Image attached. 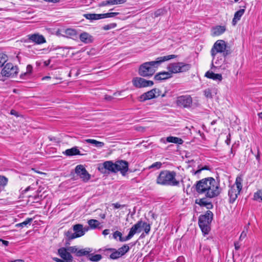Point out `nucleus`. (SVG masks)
Wrapping results in <instances>:
<instances>
[{
    "instance_id": "nucleus-34",
    "label": "nucleus",
    "mask_w": 262,
    "mask_h": 262,
    "mask_svg": "<svg viewBox=\"0 0 262 262\" xmlns=\"http://www.w3.org/2000/svg\"><path fill=\"white\" fill-rule=\"evenodd\" d=\"M107 250L112 252L110 256L111 259H116L121 257L118 250H117L114 248H110Z\"/></svg>"
},
{
    "instance_id": "nucleus-43",
    "label": "nucleus",
    "mask_w": 262,
    "mask_h": 262,
    "mask_svg": "<svg viewBox=\"0 0 262 262\" xmlns=\"http://www.w3.org/2000/svg\"><path fill=\"white\" fill-rule=\"evenodd\" d=\"M116 26H117L116 23H111L110 24L106 25L104 26L103 27L102 29L104 30H108L115 28V27H116Z\"/></svg>"
},
{
    "instance_id": "nucleus-30",
    "label": "nucleus",
    "mask_w": 262,
    "mask_h": 262,
    "mask_svg": "<svg viewBox=\"0 0 262 262\" xmlns=\"http://www.w3.org/2000/svg\"><path fill=\"white\" fill-rule=\"evenodd\" d=\"M83 16L87 19L91 20L102 19V14L88 13L84 14Z\"/></svg>"
},
{
    "instance_id": "nucleus-35",
    "label": "nucleus",
    "mask_w": 262,
    "mask_h": 262,
    "mask_svg": "<svg viewBox=\"0 0 262 262\" xmlns=\"http://www.w3.org/2000/svg\"><path fill=\"white\" fill-rule=\"evenodd\" d=\"M88 223L91 229H96L100 225V223L96 220L91 219L88 221Z\"/></svg>"
},
{
    "instance_id": "nucleus-8",
    "label": "nucleus",
    "mask_w": 262,
    "mask_h": 262,
    "mask_svg": "<svg viewBox=\"0 0 262 262\" xmlns=\"http://www.w3.org/2000/svg\"><path fill=\"white\" fill-rule=\"evenodd\" d=\"M190 69V65L183 62L170 63L167 66V69L171 75L172 74L184 72Z\"/></svg>"
},
{
    "instance_id": "nucleus-20",
    "label": "nucleus",
    "mask_w": 262,
    "mask_h": 262,
    "mask_svg": "<svg viewBox=\"0 0 262 262\" xmlns=\"http://www.w3.org/2000/svg\"><path fill=\"white\" fill-rule=\"evenodd\" d=\"M226 26L216 25L211 29V35L212 36H218L224 34L226 31Z\"/></svg>"
},
{
    "instance_id": "nucleus-36",
    "label": "nucleus",
    "mask_w": 262,
    "mask_h": 262,
    "mask_svg": "<svg viewBox=\"0 0 262 262\" xmlns=\"http://www.w3.org/2000/svg\"><path fill=\"white\" fill-rule=\"evenodd\" d=\"M118 250L121 256H122L129 250V247L127 245H124L120 248H119Z\"/></svg>"
},
{
    "instance_id": "nucleus-26",
    "label": "nucleus",
    "mask_w": 262,
    "mask_h": 262,
    "mask_svg": "<svg viewBox=\"0 0 262 262\" xmlns=\"http://www.w3.org/2000/svg\"><path fill=\"white\" fill-rule=\"evenodd\" d=\"M172 77L171 73L168 72H162L155 75L154 79L156 80H166Z\"/></svg>"
},
{
    "instance_id": "nucleus-57",
    "label": "nucleus",
    "mask_w": 262,
    "mask_h": 262,
    "mask_svg": "<svg viewBox=\"0 0 262 262\" xmlns=\"http://www.w3.org/2000/svg\"><path fill=\"white\" fill-rule=\"evenodd\" d=\"M160 142H162V143H163L164 144H165V143H166V142H167L166 141V138H161L160 139Z\"/></svg>"
},
{
    "instance_id": "nucleus-18",
    "label": "nucleus",
    "mask_w": 262,
    "mask_h": 262,
    "mask_svg": "<svg viewBox=\"0 0 262 262\" xmlns=\"http://www.w3.org/2000/svg\"><path fill=\"white\" fill-rule=\"evenodd\" d=\"M176 103L178 106L188 107L192 103V99L189 95H183L177 98Z\"/></svg>"
},
{
    "instance_id": "nucleus-53",
    "label": "nucleus",
    "mask_w": 262,
    "mask_h": 262,
    "mask_svg": "<svg viewBox=\"0 0 262 262\" xmlns=\"http://www.w3.org/2000/svg\"><path fill=\"white\" fill-rule=\"evenodd\" d=\"M235 249L238 250L240 248V245L238 242L234 243Z\"/></svg>"
},
{
    "instance_id": "nucleus-24",
    "label": "nucleus",
    "mask_w": 262,
    "mask_h": 262,
    "mask_svg": "<svg viewBox=\"0 0 262 262\" xmlns=\"http://www.w3.org/2000/svg\"><path fill=\"white\" fill-rule=\"evenodd\" d=\"M205 77L211 79L214 81L221 82L223 79V77L221 74H215L212 71H208L206 72Z\"/></svg>"
},
{
    "instance_id": "nucleus-64",
    "label": "nucleus",
    "mask_w": 262,
    "mask_h": 262,
    "mask_svg": "<svg viewBox=\"0 0 262 262\" xmlns=\"http://www.w3.org/2000/svg\"><path fill=\"white\" fill-rule=\"evenodd\" d=\"M160 96H161L162 97H164L166 96V93H164V94H162L161 93V95Z\"/></svg>"
},
{
    "instance_id": "nucleus-41",
    "label": "nucleus",
    "mask_w": 262,
    "mask_h": 262,
    "mask_svg": "<svg viewBox=\"0 0 262 262\" xmlns=\"http://www.w3.org/2000/svg\"><path fill=\"white\" fill-rule=\"evenodd\" d=\"M119 14V12H109L102 14V18H105L108 17H114Z\"/></svg>"
},
{
    "instance_id": "nucleus-48",
    "label": "nucleus",
    "mask_w": 262,
    "mask_h": 262,
    "mask_svg": "<svg viewBox=\"0 0 262 262\" xmlns=\"http://www.w3.org/2000/svg\"><path fill=\"white\" fill-rule=\"evenodd\" d=\"M204 95L206 96V97L209 98H212V94H211V90L210 89H206L205 90H204Z\"/></svg>"
},
{
    "instance_id": "nucleus-56",
    "label": "nucleus",
    "mask_w": 262,
    "mask_h": 262,
    "mask_svg": "<svg viewBox=\"0 0 262 262\" xmlns=\"http://www.w3.org/2000/svg\"><path fill=\"white\" fill-rule=\"evenodd\" d=\"M0 241H2L3 245H4L6 246H7L9 244V242L7 241H4V240H2V239H0Z\"/></svg>"
},
{
    "instance_id": "nucleus-37",
    "label": "nucleus",
    "mask_w": 262,
    "mask_h": 262,
    "mask_svg": "<svg viewBox=\"0 0 262 262\" xmlns=\"http://www.w3.org/2000/svg\"><path fill=\"white\" fill-rule=\"evenodd\" d=\"M32 218H27L25 221L22 223L17 224L16 227H24L27 226L28 225H30L32 222Z\"/></svg>"
},
{
    "instance_id": "nucleus-42",
    "label": "nucleus",
    "mask_w": 262,
    "mask_h": 262,
    "mask_svg": "<svg viewBox=\"0 0 262 262\" xmlns=\"http://www.w3.org/2000/svg\"><path fill=\"white\" fill-rule=\"evenodd\" d=\"M248 225L244 227V230L239 236V240L242 241L247 236V233L248 231Z\"/></svg>"
},
{
    "instance_id": "nucleus-59",
    "label": "nucleus",
    "mask_w": 262,
    "mask_h": 262,
    "mask_svg": "<svg viewBox=\"0 0 262 262\" xmlns=\"http://www.w3.org/2000/svg\"><path fill=\"white\" fill-rule=\"evenodd\" d=\"M10 262H24V261L21 259H16L14 260L11 261Z\"/></svg>"
},
{
    "instance_id": "nucleus-40",
    "label": "nucleus",
    "mask_w": 262,
    "mask_h": 262,
    "mask_svg": "<svg viewBox=\"0 0 262 262\" xmlns=\"http://www.w3.org/2000/svg\"><path fill=\"white\" fill-rule=\"evenodd\" d=\"M7 60V56L3 53H0V67H2Z\"/></svg>"
},
{
    "instance_id": "nucleus-23",
    "label": "nucleus",
    "mask_w": 262,
    "mask_h": 262,
    "mask_svg": "<svg viewBox=\"0 0 262 262\" xmlns=\"http://www.w3.org/2000/svg\"><path fill=\"white\" fill-rule=\"evenodd\" d=\"M210 199L211 198L206 196L200 199L199 202H198V204L201 207L206 208L207 209H212L213 208V205L210 200Z\"/></svg>"
},
{
    "instance_id": "nucleus-39",
    "label": "nucleus",
    "mask_w": 262,
    "mask_h": 262,
    "mask_svg": "<svg viewBox=\"0 0 262 262\" xmlns=\"http://www.w3.org/2000/svg\"><path fill=\"white\" fill-rule=\"evenodd\" d=\"M254 199L258 202H262V189L254 193Z\"/></svg>"
},
{
    "instance_id": "nucleus-9",
    "label": "nucleus",
    "mask_w": 262,
    "mask_h": 262,
    "mask_svg": "<svg viewBox=\"0 0 262 262\" xmlns=\"http://www.w3.org/2000/svg\"><path fill=\"white\" fill-rule=\"evenodd\" d=\"M18 72V69L17 66H14L11 63H7L2 69L1 74L5 77H14L16 76Z\"/></svg>"
},
{
    "instance_id": "nucleus-28",
    "label": "nucleus",
    "mask_w": 262,
    "mask_h": 262,
    "mask_svg": "<svg viewBox=\"0 0 262 262\" xmlns=\"http://www.w3.org/2000/svg\"><path fill=\"white\" fill-rule=\"evenodd\" d=\"M64 33L66 37L73 39L76 38L78 36L76 30L71 28L66 29L64 31Z\"/></svg>"
},
{
    "instance_id": "nucleus-61",
    "label": "nucleus",
    "mask_w": 262,
    "mask_h": 262,
    "mask_svg": "<svg viewBox=\"0 0 262 262\" xmlns=\"http://www.w3.org/2000/svg\"><path fill=\"white\" fill-rule=\"evenodd\" d=\"M258 116L262 120V112L258 113Z\"/></svg>"
},
{
    "instance_id": "nucleus-21",
    "label": "nucleus",
    "mask_w": 262,
    "mask_h": 262,
    "mask_svg": "<svg viewBox=\"0 0 262 262\" xmlns=\"http://www.w3.org/2000/svg\"><path fill=\"white\" fill-rule=\"evenodd\" d=\"M27 37L29 40L36 44H41L46 42V39L43 35L39 34H29Z\"/></svg>"
},
{
    "instance_id": "nucleus-38",
    "label": "nucleus",
    "mask_w": 262,
    "mask_h": 262,
    "mask_svg": "<svg viewBox=\"0 0 262 262\" xmlns=\"http://www.w3.org/2000/svg\"><path fill=\"white\" fill-rule=\"evenodd\" d=\"M204 170L210 171V168L208 165L202 166L200 165L198 166V176Z\"/></svg>"
},
{
    "instance_id": "nucleus-44",
    "label": "nucleus",
    "mask_w": 262,
    "mask_h": 262,
    "mask_svg": "<svg viewBox=\"0 0 262 262\" xmlns=\"http://www.w3.org/2000/svg\"><path fill=\"white\" fill-rule=\"evenodd\" d=\"M162 166V163L160 162H156L151 164L150 166H149V169L150 168H155L156 169H158L161 168Z\"/></svg>"
},
{
    "instance_id": "nucleus-10",
    "label": "nucleus",
    "mask_w": 262,
    "mask_h": 262,
    "mask_svg": "<svg viewBox=\"0 0 262 262\" xmlns=\"http://www.w3.org/2000/svg\"><path fill=\"white\" fill-rule=\"evenodd\" d=\"M68 250L78 257L86 256L88 257L89 254L93 251L92 249L90 248L79 249L77 246L69 247L68 248Z\"/></svg>"
},
{
    "instance_id": "nucleus-1",
    "label": "nucleus",
    "mask_w": 262,
    "mask_h": 262,
    "mask_svg": "<svg viewBox=\"0 0 262 262\" xmlns=\"http://www.w3.org/2000/svg\"><path fill=\"white\" fill-rule=\"evenodd\" d=\"M222 191V188L213 178L207 177L198 181V193L203 194L209 198L218 196Z\"/></svg>"
},
{
    "instance_id": "nucleus-25",
    "label": "nucleus",
    "mask_w": 262,
    "mask_h": 262,
    "mask_svg": "<svg viewBox=\"0 0 262 262\" xmlns=\"http://www.w3.org/2000/svg\"><path fill=\"white\" fill-rule=\"evenodd\" d=\"M80 41L84 43H90L93 41V36L87 32L81 33L79 35Z\"/></svg>"
},
{
    "instance_id": "nucleus-19",
    "label": "nucleus",
    "mask_w": 262,
    "mask_h": 262,
    "mask_svg": "<svg viewBox=\"0 0 262 262\" xmlns=\"http://www.w3.org/2000/svg\"><path fill=\"white\" fill-rule=\"evenodd\" d=\"M58 252L59 256L65 262H73V257L70 254L71 252L68 251V248H60Z\"/></svg>"
},
{
    "instance_id": "nucleus-12",
    "label": "nucleus",
    "mask_w": 262,
    "mask_h": 262,
    "mask_svg": "<svg viewBox=\"0 0 262 262\" xmlns=\"http://www.w3.org/2000/svg\"><path fill=\"white\" fill-rule=\"evenodd\" d=\"M132 83L134 86L137 88L151 86L154 85V82L151 80H147L141 77H135L132 80Z\"/></svg>"
},
{
    "instance_id": "nucleus-16",
    "label": "nucleus",
    "mask_w": 262,
    "mask_h": 262,
    "mask_svg": "<svg viewBox=\"0 0 262 262\" xmlns=\"http://www.w3.org/2000/svg\"><path fill=\"white\" fill-rule=\"evenodd\" d=\"M98 169L102 173H105L106 170L108 172L115 173V163L111 161H107L100 164Z\"/></svg>"
},
{
    "instance_id": "nucleus-63",
    "label": "nucleus",
    "mask_w": 262,
    "mask_h": 262,
    "mask_svg": "<svg viewBox=\"0 0 262 262\" xmlns=\"http://www.w3.org/2000/svg\"><path fill=\"white\" fill-rule=\"evenodd\" d=\"M256 158L257 160H259V151H258V153H257V156H256Z\"/></svg>"
},
{
    "instance_id": "nucleus-13",
    "label": "nucleus",
    "mask_w": 262,
    "mask_h": 262,
    "mask_svg": "<svg viewBox=\"0 0 262 262\" xmlns=\"http://www.w3.org/2000/svg\"><path fill=\"white\" fill-rule=\"evenodd\" d=\"M142 228H144V230L146 234H148L150 230L149 224L142 221H139L131 228L132 231H133V236L136 233L140 232Z\"/></svg>"
},
{
    "instance_id": "nucleus-58",
    "label": "nucleus",
    "mask_w": 262,
    "mask_h": 262,
    "mask_svg": "<svg viewBox=\"0 0 262 262\" xmlns=\"http://www.w3.org/2000/svg\"><path fill=\"white\" fill-rule=\"evenodd\" d=\"M50 62H51V60L50 59H49L48 60H46L44 62V63L46 66H48L50 63Z\"/></svg>"
},
{
    "instance_id": "nucleus-3",
    "label": "nucleus",
    "mask_w": 262,
    "mask_h": 262,
    "mask_svg": "<svg viewBox=\"0 0 262 262\" xmlns=\"http://www.w3.org/2000/svg\"><path fill=\"white\" fill-rule=\"evenodd\" d=\"M176 173L173 171L163 170L158 176L157 183L161 185L178 186L179 181L176 179Z\"/></svg>"
},
{
    "instance_id": "nucleus-17",
    "label": "nucleus",
    "mask_w": 262,
    "mask_h": 262,
    "mask_svg": "<svg viewBox=\"0 0 262 262\" xmlns=\"http://www.w3.org/2000/svg\"><path fill=\"white\" fill-rule=\"evenodd\" d=\"M88 230V229H84L83 226L81 224H76L73 226L74 233H72L70 238L74 239L77 237H81L83 235L86 231Z\"/></svg>"
},
{
    "instance_id": "nucleus-62",
    "label": "nucleus",
    "mask_w": 262,
    "mask_h": 262,
    "mask_svg": "<svg viewBox=\"0 0 262 262\" xmlns=\"http://www.w3.org/2000/svg\"><path fill=\"white\" fill-rule=\"evenodd\" d=\"M216 123V120H213L211 122V124L212 125L215 124V123Z\"/></svg>"
},
{
    "instance_id": "nucleus-29",
    "label": "nucleus",
    "mask_w": 262,
    "mask_h": 262,
    "mask_svg": "<svg viewBox=\"0 0 262 262\" xmlns=\"http://www.w3.org/2000/svg\"><path fill=\"white\" fill-rule=\"evenodd\" d=\"M63 153L68 156L80 155V152L77 147L68 149Z\"/></svg>"
},
{
    "instance_id": "nucleus-33",
    "label": "nucleus",
    "mask_w": 262,
    "mask_h": 262,
    "mask_svg": "<svg viewBox=\"0 0 262 262\" xmlns=\"http://www.w3.org/2000/svg\"><path fill=\"white\" fill-rule=\"evenodd\" d=\"M88 258L91 261L98 262L102 259V256L100 254L94 255L91 252L89 254Z\"/></svg>"
},
{
    "instance_id": "nucleus-31",
    "label": "nucleus",
    "mask_w": 262,
    "mask_h": 262,
    "mask_svg": "<svg viewBox=\"0 0 262 262\" xmlns=\"http://www.w3.org/2000/svg\"><path fill=\"white\" fill-rule=\"evenodd\" d=\"M166 140L167 142L179 144H181L183 142L182 139L176 137L169 136L167 137Z\"/></svg>"
},
{
    "instance_id": "nucleus-54",
    "label": "nucleus",
    "mask_w": 262,
    "mask_h": 262,
    "mask_svg": "<svg viewBox=\"0 0 262 262\" xmlns=\"http://www.w3.org/2000/svg\"><path fill=\"white\" fill-rule=\"evenodd\" d=\"M109 233H110L109 229H105L102 232V234L105 236L106 235H108L109 234Z\"/></svg>"
},
{
    "instance_id": "nucleus-50",
    "label": "nucleus",
    "mask_w": 262,
    "mask_h": 262,
    "mask_svg": "<svg viewBox=\"0 0 262 262\" xmlns=\"http://www.w3.org/2000/svg\"><path fill=\"white\" fill-rule=\"evenodd\" d=\"M112 206L114 207V208L115 209H118V208H123L124 207V205H120V204L119 203H114L112 204Z\"/></svg>"
},
{
    "instance_id": "nucleus-55",
    "label": "nucleus",
    "mask_w": 262,
    "mask_h": 262,
    "mask_svg": "<svg viewBox=\"0 0 262 262\" xmlns=\"http://www.w3.org/2000/svg\"><path fill=\"white\" fill-rule=\"evenodd\" d=\"M54 260L56 261V262H65V261L63 260V259H59L58 258H53Z\"/></svg>"
},
{
    "instance_id": "nucleus-52",
    "label": "nucleus",
    "mask_w": 262,
    "mask_h": 262,
    "mask_svg": "<svg viewBox=\"0 0 262 262\" xmlns=\"http://www.w3.org/2000/svg\"><path fill=\"white\" fill-rule=\"evenodd\" d=\"M230 134H228V135L227 136V139L225 141L227 144L229 145L230 143Z\"/></svg>"
},
{
    "instance_id": "nucleus-46",
    "label": "nucleus",
    "mask_w": 262,
    "mask_h": 262,
    "mask_svg": "<svg viewBox=\"0 0 262 262\" xmlns=\"http://www.w3.org/2000/svg\"><path fill=\"white\" fill-rule=\"evenodd\" d=\"M8 182L7 179L3 176H0V187L6 185Z\"/></svg>"
},
{
    "instance_id": "nucleus-45",
    "label": "nucleus",
    "mask_w": 262,
    "mask_h": 262,
    "mask_svg": "<svg viewBox=\"0 0 262 262\" xmlns=\"http://www.w3.org/2000/svg\"><path fill=\"white\" fill-rule=\"evenodd\" d=\"M107 5H112V0L102 1L98 4V6L100 7H104Z\"/></svg>"
},
{
    "instance_id": "nucleus-49",
    "label": "nucleus",
    "mask_w": 262,
    "mask_h": 262,
    "mask_svg": "<svg viewBox=\"0 0 262 262\" xmlns=\"http://www.w3.org/2000/svg\"><path fill=\"white\" fill-rule=\"evenodd\" d=\"M32 66L30 64H28L27 66L26 72L24 73V75H26L27 74H31L32 71Z\"/></svg>"
},
{
    "instance_id": "nucleus-4",
    "label": "nucleus",
    "mask_w": 262,
    "mask_h": 262,
    "mask_svg": "<svg viewBox=\"0 0 262 262\" xmlns=\"http://www.w3.org/2000/svg\"><path fill=\"white\" fill-rule=\"evenodd\" d=\"M212 60L211 69L215 71V69H221L222 71L226 70L230 66V63L227 61L226 57L223 54H216L211 55Z\"/></svg>"
},
{
    "instance_id": "nucleus-27",
    "label": "nucleus",
    "mask_w": 262,
    "mask_h": 262,
    "mask_svg": "<svg viewBox=\"0 0 262 262\" xmlns=\"http://www.w3.org/2000/svg\"><path fill=\"white\" fill-rule=\"evenodd\" d=\"M245 11V9H242L235 13L234 15V17L232 21V24L233 26H235L237 24V23L241 19V17L244 14Z\"/></svg>"
},
{
    "instance_id": "nucleus-60",
    "label": "nucleus",
    "mask_w": 262,
    "mask_h": 262,
    "mask_svg": "<svg viewBox=\"0 0 262 262\" xmlns=\"http://www.w3.org/2000/svg\"><path fill=\"white\" fill-rule=\"evenodd\" d=\"M11 114L13 115H16V113L14 110L11 111Z\"/></svg>"
},
{
    "instance_id": "nucleus-32",
    "label": "nucleus",
    "mask_w": 262,
    "mask_h": 262,
    "mask_svg": "<svg viewBox=\"0 0 262 262\" xmlns=\"http://www.w3.org/2000/svg\"><path fill=\"white\" fill-rule=\"evenodd\" d=\"M85 142L95 145L97 147H102L104 145V143L102 142L98 141L94 139H88L85 140Z\"/></svg>"
},
{
    "instance_id": "nucleus-22",
    "label": "nucleus",
    "mask_w": 262,
    "mask_h": 262,
    "mask_svg": "<svg viewBox=\"0 0 262 262\" xmlns=\"http://www.w3.org/2000/svg\"><path fill=\"white\" fill-rule=\"evenodd\" d=\"M133 231H132V229H130L128 235L126 237H122V234L120 232L116 231L113 234V238L115 239H117V237H119V240L120 242H126L129 240L133 237Z\"/></svg>"
},
{
    "instance_id": "nucleus-11",
    "label": "nucleus",
    "mask_w": 262,
    "mask_h": 262,
    "mask_svg": "<svg viewBox=\"0 0 262 262\" xmlns=\"http://www.w3.org/2000/svg\"><path fill=\"white\" fill-rule=\"evenodd\" d=\"M161 95V91L159 89L155 88L150 91L141 95L139 100L141 102H143L147 100H150L160 96Z\"/></svg>"
},
{
    "instance_id": "nucleus-14",
    "label": "nucleus",
    "mask_w": 262,
    "mask_h": 262,
    "mask_svg": "<svg viewBox=\"0 0 262 262\" xmlns=\"http://www.w3.org/2000/svg\"><path fill=\"white\" fill-rule=\"evenodd\" d=\"M115 173L120 171L123 176H125L128 170V163L125 161L120 160L115 163Z\"/></svg>"
},
{
    "instance_id": "nucleus-2",
    "label": "nucleus",
    "mask_w": 262,
    "mask_h": 262,
    "mask_svg": "<svg viewBox=\"0 0 262 262\" xmlns=\"http://www.w3.org/2000/svg\"><path fill=\"white\" fill-rule=\"evenodd\" d=\"M176 57L177 56L175 55H169L159 57L156 61L144 62L139 68V74L142 77H150L154 75L161 63L173 59Z\"/></svg>"
},
{
    "instance_id": "nucleus-51",
    "label": "nucleus",
    "mask_w": 262,
    "mask_h": 262,
    "mask_svg": "<svg viewBox=\"0 0 262 262\" xmlns=\"http://www.w3.org/2000/svg\"><path fill=\"white\" fill-rule=\"evenodd\" d=\"M163 12V10H161V9H159V10H158L157 11L155 12V16L156 17H158L159 15H160L161 13H162Z\"/></svg>"
},
{
    "instance_id": "nucleus-7",
    "label": "nucleus",
    "mask_w": 262,
    "mask_h": 262,
    "mask_svg": "<svg viewBox=\"0 0 262 262\" xmlns=\"http://www.w3.org/2000/svg\"><path fill=\"white\" fill-rule=\"evenodd\" d=\"M230 53V51L227 50V45L223 40H217L211 50V55H216V54H223L224 56H227Z\"/></svg>"
},
{
    "instance_id": "nucleus-6",
    "label": "nucleus",
    "mask_w": 262,
    "mask_h": 262,
    "mask_svg": "<svg viewBox=\"0 0 262 262\" xmlns=\"http://www.w3.org/2000/svg\"><path fill=\"white\" fill-rule=\"evenodd\" d=\"M243 180L241 177H237L235 184L232 185L228 191L229 202L233 203L236 200L238 195L242 189Z\"/></svg>"
},
{
    "instance_id": "nucleus-5",
    "label": "nucleus",
    "mask_w": 262,
    "mask_h": 262,
    "mask_svg": "<svg viewBox=\"0 0 262 262\" xmlns=\"http://www.w3.org/2000/svg\"><path fill=\"white\" fill-rule=\"evenodd\" d=\"M213 219V213L208 210L205 214L199 217V226L204 235L208 234L210 230V223Z\"/></svg>"
},
{
    "instance_id": "nucleus-15",
    "label": "nucleus",
    "mask_w": 262,
    "mask_h": 262,
    "mask_svg": "<svg viewBox=\"0 0 262 262\" xmlns=\"http://www.w3.org/2000/svg\"><path fill=\"white\" fill-rule=\"evenodd\" d=\"M75 172L84 182H87L90 179V174L82 165H78L76 167Z\"/></svg>"
},
{
    "instance_id": "nucleus-47",
    "label": "nucleus",
    "mask_w": 262,
    "mask_h": 262,
    "mask_svg": "<svg viewBox=\"0 0 262 262\" xmlns=\"http://www.w3.org/2000/svg\"><path fill=\"white\" fill-rule=\"evenodd\" d=\"M127 0H112V5L123 4L126 3Z\"/></svg>"
}]
</instances>
